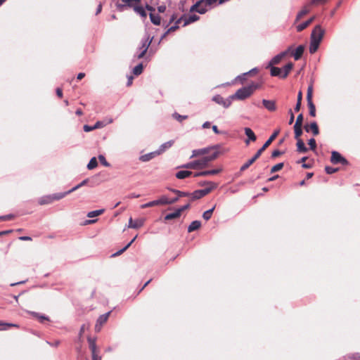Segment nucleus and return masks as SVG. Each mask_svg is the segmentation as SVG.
<instances>
[{"instance_id": "nucleus-1", "label": "nucleus", "mask_w": 360, "mask_h": 360, "mask_svg": "<svg viewBox=\"0 0 360 360\" xmlns=\"http://www.w3.org/2000/svg\"><path fill=\"white\" fill-rule=\"evenodd\" d=\"M325 30L321 25H316L311 32L310 37L309 52L314 53L319 49V44L323 39Z\"/></svg>"}, {"instance_id": "nucleus-2", "label": "nucleus", "mask_w": 360, "mask_h": 360, "mask_svg": "<svg viewBox=\"0 0 360 360\" xmlns=\"http://www.w3.org/2000/svg\"><path fill=\"white\" fill-rule=\"evenodd\" d=\"M219 153L217 151L214 152L211 155L205 156L200 160H195L191 162H188L185 165H183L181 167L185 169H203L206 167L208 163L214 160H215L218 157Z\"/></svg>"}, {"instance_id": "nucleus-3", "label": "nucleus", "mask_w": 360, "mask_h": 360, "mask_svg": "<svg viewBox=\"0 0 360 360\" xmlns=\"http://www.w3.org/2000/svg\"><path fill=\"white\" fill-rule=\"evenodd\" d=\"M259 88V84L257 83L252 82L250 85L243 86L232 95L230 98L233 100L243 101L249 98L254 92L255 90Z\"/></svg>"}, {"instance_id": "nucleus-4", "label": "nucleus", "mask_w": 360, "mask_h": 360, "mask_svg": "<svg viewBox=\"0 0 360 360\" xmlns=\"http://www.w3.org/2000/svg\"><path fill=\"white\" fill-rule=\"evenodd\" d=\"M279 134V130L275 131L269 139L265 142L263 146L259 148L255 155L250 159L247 162H245L241 167L240 171H244L247 169L252 164H253L257 158L262 155V152L271 144V143L276 139V137Z\"/></svg>"}, {"instance_id": "nucleus-5", "label": "nucleus", "mask_w": 360, "mask_h": 360, "mask_svg": "<svg viewBox=\"0 0 360 360\" xmlns=\"http://www.w3.org/2000/svg\"><path fill=\"white\" fill-rule=\"evenodd\" d=\"M209 184H210V186L206 187L205 188H203V189H200V190L195 191L191 194L192 199L193 200L200 199L202 197L207 195L212 190H214V188H216L217 187V184H215V183H209Z\"/></svg>"}, {"instance_id": "nucleus-6", "label": "nucleus", "mask_w": 360, "mask_h": 360, "mask_svg": "<svg viewBox=\"0 0 360 360\" xmlns=\"http://www.w3.org/2000/svg\"><path fill=\"white\" fill-rule=\"evenodd\" d=\"M330 162L333 164L340 163L342 165H347L348 163L347 160L337 151H333L331 153Z\"/></svg>"}, {"instance_id": "nucleus-7", "label": "nucleus", "mask_w": 360, "mask_h": 360, "mask_svg": "<svg viewBox=\"0 0 360 360\" xmlns=\"http://www.w3.org/2000/svg\"><path fill=\"white\" fill-rule=\"evenodd\" d=\"M153 39V37L151 38H150V37L148 36L146 39L142 41V44H141V46L140 47L141 52L137 56L138 58H141L143 57V56L146 53L150 44H151Z\"/></svg>"}, {"instance_id": "nucleus-8", "label": "nucleus", "mask_w": 360, "mask_h": 360, "mask_svg": "<svg viewBox=\"0 0 360 360\" xmlns=\"http://www.w3.org/2000/svg\"><path fill=\"white\" fill-rule=\"evenodd\" d=\"M110 313H111V311H108L105 314L101 315L98 318V319L96 321V323L95 325V331L96 332H99L101 330L103 325L108 321Z\"/></svg>"}, {"instance_id": "nucleus-9", "label": "nucleus", "mask_w": 360, "mask_h": 360, "mask_svg": "<svg viewBox=\"0 0 360 360\" xmlns=\"http://www.w3.org/2000/svg\"><path fill=\"white\" fill-rule=\"evenodd\" d=\"M145 223L144 219H137L136 220H133L131 217L129 219V224L127 225L128 228L131 229H139L143 226Z\"/></svg>"}, {"instance_id": "nucleus-10", "label": "nucleus", "mask_w": 360, "mask_h": 360, "mask_svg": "<svg viewBox=\"0 0 360 360\" xmlns=\"http://www.w3.org/2000/svg\"><path fill=\"white\" fill-rule=\"evenodd\" d=\"M195 4H193L191 8L190 12H194L196 11L200 14H204L208 10H210L211 8L207 5V4H202L199 6H197L196 7H194Z\"/></svg>"}, {"instance_id": "nucleus-11", "label": "nucleus", "mask_w": 360, "mask_h": 360, "mask_svg": "<svg viewBox=\"0 0 360 360\" xmlns=\"http://www.w3.org/2000/svg\"><path fill=\"white\" fill-rule=\"evenodd\" d=\"M212 101L217 104L223 105L226 108H229L231 103L230 100H224L220 95L214 96L212 97Z\"/></svg>"}, {"instance_id": "nucleus-12", "label": "nucleus", "mask_w": 360, "mask_h": 360, "mask_svg": "<svg viewBox=\"0 0 360 360\" xmlns=\"http://www.w3.org/2000/svg\"><path fill=\"white\" fill-rule=\"evenodd\" d=\"M158 155H159L158 153L155 150V151L150 152V153L144 154L143 155H141L139 157V160H141V162H148Z\"/></svg>"}, {"instance_id": "nucleus-13", "label": "nucleus", "mask_w": 360, "mask_h": 360, "mask_svg": "<svg viewBox=\"0 0 360 360\" xmlns=\"http://www.w3.org/2000/svg\"><path fill=\"white\" fill-rule=\"evenodd\" d=\"M304 51V46L303 45H300L297 47L295 51L292 50V54L295 60H298L302 56Z\"/></svg>"}, {"instance_id": "nucleus-14", "label": "nucleus", "mask_w": 360, "mask_h": 360, "mask_svg": "<svg viewBox=\"0 0 360 360\" xmlns=\"http://www.w3.org/2000/svg\"><path fill=\"white\" fill-rule=\"evenodd\" d=\"M264 106L269 111H275L276 109V102L271 100H262Z\"/></svg>"}, {"instance_id": "nucleus-15", "label": "nucleus", "mask_w": 360, "mask_h": 360, "mask_svg": "<svg viewBox=\"0 0 360 360\" xmlns=\"http://www.w3.org/2000/svg\"><path fill=\"white\" fill-rule=\"evenodd\" d=\"M174 144V141L170 140L169 141H167L162 144H161L159 147V148L156 150L158 153V155L162 154L164 153L166 150L169 149Z\"/></svg>"}, {"instance_id": "nucleus-16", "label": "nucleus", "mask_w": 360, "mask_h": 360, "mask_svg": "<svg viewBox=\"0 0 360 360\" xmlns=\"http://www.w3.org/2000/svg\"><path fill=\"white\" fill-rule=\"evenodd\" d=\"M304 129L307 132H309V130H311L313 134L316 136L319 133V127L316 122H313L310 124V125H307L304 127Z\"/></svg>"}, {"instance_id": "nucleus-17", "label": "nucleus", "mask_w": 360, "mask_h": 360, "mask_svg": "<svg viewBox=\"0 0 360 360\" xmlns=\"http://www.w3.org/2000/svg\"><path fill=\"white\" fill-rule=\"evenodd\" d=\"M53 202V201L51 195H44L38 199V203L41 205H49Z\"/></svg>"}, {"instance_id": "nucleus-18", "label": "nucleus", "mask_w": 360, "mask_h": 360, "mask_svg": "<svg viewBox=\"0 0 360 360\" xmlns=\"http://www.w3.org/2000/svg\"><path fill=\"white\" fill-rule=\"evenodd\" d=\"M199 16L195 15V14H193V15H191L189 16H186L185 15V18H184V25L183 26L185 27L192 22H194L197 20H199Z\"/></svg>"}, {"instance_id": "nucleus-19", "label": "nucleus", "mask_w": 360, "mask_h": 360, "mask_svg": "<svg viewBox=\"0 0 360 360\" xmlns=\"http://www.w3.org/2000/svg\"><path fill=\"white\" fill-rule=\"evenodd\" d=\"M210 150L209 148H204L200 149H195L192 151L191 158L207 154Z\"/></svg>"}, {"instance_id": "nucleus-20", "label": "nucleus", "mask_w": 360, "mask_h": 360, "mask_svg": "<svg viewBox=\"0 0 360 360\" xmlns=\"http://www.w3.org/2000/svg\"><path fill=\"white\" fill-rule=\"evenodd\" d=\"M314 19H315V17H311L308 20L298 25L296 27L297 31L301 32V31L304 30L306 27H307L314 20Z\"/></svg>"}, {"instance_id": "nucleus-21", "label": "nucleus", "mask_w": 360, "mask_h": 360, "mask_svg": "<svg viewBox=\"0 0 360 360\" xmlns=\"http://www.w3.org/2000/svg\"><path fill=\"white\" fill-rule=\"evenodd\" d=\"M297 150L299 153H307L308 148L305 146L304 141L302 139H297Z\"/></svg>"}, {"instance_id": "nucleus-22", "label": "nucleus", "mask_w": 360, "mask_h": 360, "mask_svg": "<svg viewBox=\"0 0 360 360\" xmlns=\"http://www.w3.org/2000/svg\"><path fill=\"white\" fill-rule=\"evenodd\" d=\"M271 68V75L274 77H279L282 78L283 69L274 66H269Z\"/></svg>"}, {"instance_id": "nucleus-23", "label": "nucleus", "mask_w": 360, "mask_h": 360, "mask_svg": "<svg viewBox=\"0 0 360 360\" xmlns=\"http://www.w3.org/2000/svg\"><path fill=\"white\" fill-rule=\"evenodd\" d=\"M201 226V222L198 220L192 221L188 227V232L191 233L198 229Z\"/></svg>"}, {"instance_id": "nucleus-24", "label": "nucleus", "mask_w": 360, "mask_h": 360, "mask_svg": "<svg viewBox=\"0 0 360 360\" xmlns=\"http://www.w3.org/2000/svg\"><path fill=\"white\" fill-rule=\"evenodd\" d=\"M244 131L245 135L247 136L248 139L249 140H251L252 141H255L257 139V136L255 134L254 131L249 127L244 128Z\"/></svg>"}, {"instance_id": "nucleus-25", "label": "nucleus", "mask_w": 360, "mask_h": 360, "mask_svg": "<svg viewBox=\"0 0 360 360\" xmlns=\"http://www.w3.org/2000/svg\"><path fill=\"white\" fill-rule=\"evenodd\" d=\"M293 68V63H288V64H286L282 69H283V75H282V78H285L289 72H290V70L292 69Z\"/></svg>"}, {"instance_id": "nucleus-26", "label": "nucleus", "mask_w": 360, "mask_h": 360, "mask_svg": "<svg viewBox=\"0 0 360 360\" xmlns=\"http://www.w3.org/2000/svg\"><path fill=\"white\" fill-rule=\"evenodd\" d=\"M192 172L188 170H181L176 174V177L179 179H183L191 176Z\"/></svg>"}, {"instance_id": "nucleus-27", "label": "nucleus", "mask_w": 360, "mask_h": 360, "mask_svg": "<svg viewBox=\"0 0 360 360\" xmlns=\"http://www.w3.org/2000/svg\"><path fill=\"white\" fill-rule=\"evenodd\" d=\"M282 59H283V58L281 57V56L280 54L275 56L269 61L266 68H269V66H274V65L278 64Z\"/></svg>"}, {"instance_id": "nucleus-28", "label": "nucleus", "mask_w": 360, "mask_h": 360, "mask_svg": "<svg viewBox=\"0 0 360 360\" xmlns=\"http://www.w3.org/2000/svg\"><path fill=\"white\" fill-rule=\"evenodd\" d=\"M30 314H32L34 317L37 318L41 323H43L44 321H48L49 318L45 315L40 314L37 312L34 311H28Z\"/></svg>"}, {"instance_id": "nucleus-29", "label": "nucleus", "mask_w": 360, "mask_h": 360, "mask_svg": "<svg viewBox=\"0 0 360 360\" xmlns=\"http://www.w3.org/2000/svg\"><path fill=\"white\" fill-rule=\"evenodd\" d=\"M158 205H170L169 199L166 195H162L158 200H155Z\"/></svg>"}, {"instance_id": "nucleus-30", "label": "nucleus", "mask_w": 360, "mask_h": 360, "mask_svg": "<svg viewBox=\"0 0 360 360\" xmlns=\"http://www.w3.org/2000/svg\"><path fill=\"white\" fill-rule=\"evenodd\" d=\"M309 12V8L307 6H304L297 15L295 22L300 20L304 15Z\"/></svg>"}, {"instance_id": "nucleus-31", "label": "nucleus", "mask_w": 360, "mask_h": 360, "mask_svg": "<svg viewBox=\"0 0 360 360\" xmlns=\"http://www.w3.org/2000/svg\"><path fill=\"white\" fill-rule=\"evenodd\" d=\"M180 216H181V213L179 212V211L178 210H176L174 212L167 214L165 217V220H171L173 219L178 218Z\"/></svg>"}, {"instance_id": "nucleus-32", "label": "nucleus", "mask_w": 360, "mask_h": 360, "mask_svg": "<svg viewBox=\"0 0 360 360\" xmlns=\"http://www.w3.org/2000/svg\"><path fill=\"white\" fill-rule=\"evenodd\" d=\"M104 211H105L104 209H101V210L91 211V212L87 213L86 216L89 218H94V217H96L97 216H99V215L102 214L104 212Z\"/></svg>"}, {"instance_id": "nucleus-33", "label": "nucleus", "mask_w": 360, "mask_h": 360, "mask_svg": "<svg viewBox=\"0 0 360 360\" xmlns=\"http://www.w3.org/2000/svg\"><path fill=\"white\" fill-rule=\"evenodd\" d=\"M68 194H70V193H68V191L63 192V193H57L51 194L53 201L60 200L63 199V198H65Z\"/></svg>"}, {"instance_id": "nucleus-34", "label": "nucleus", "mask_w": 360, "mask_h": 360, "mask_svg": "<svg viewBox=\"0 0 360 360\" xmlns=\"http://www.w3.org/2000/svg\"><path fill=\"white\" fill-rule=\"evenodd\" d=\"M134 11L143 18H146L147 16L146 12L142 6H134Z\"/></svg>"}, {"instance_id": "nucleus-35", "label": "nucleus", "mask_w": 360, "mask_h": 360, "mask_svg": "<svg viewBox=\"0 0 360 360\" xmlns=\"http://www.w3.org/2000/svg\"><path fill=\"white\" fill-rule=\"evenodd\" d=\"M89 181V179H84L82 182H80L79 184L76 185L75 186L72 187L70 190L68 191V193H72L75 191H77V189H79V188L85 186L87 184Z\"/></svg>"}, {"instance_id": "nucleus-36", "label": "nucleus", "mask_w": 360, "mask_h": 360, "mask_svg": "<svg viewBox=\"0 0 360 360\" xmlns=\"http://www.w3.org/2000/svg\"><path fill=\"white\" fill-rule=\"evenodd\" d=\"M150 18L151 22L154 25H159L160 24L161 18H160V17L158 15H155V14L150 13Z\"/></svg>"}, {"instance_id": "nucleus-37", "label": "nucleus", "mask_w": 360, "mask_h": 360, "mask_svg": "<svg viewBox=\"0 0 360 360\" xmlns=\"http://www.w3.org/2000/svg\"><path fill=\"white\" fill-rule=\"evenodd\" d=\"M218 0H200V1H198V2H196L195 4V6L194 7H196L197 6H199L200 4H207V5H208L210 8H212V6L215 4Z\"/></svg>"}, {"instance_id": "nucleus-38", "label": "nucleus", "mask_w": 360, "mask_h": 360, "mask_svg": "<svg viewBox=\"0 0 360 360\" xmlns=\"http://www.w3.org/2000/svg\"><path fill=\"white\" fill-rule=\"evenodd\" d=\"M122 1L124 3V5L117 4V8L120 11H122V8L126 6L131 7V6H132L134 2L137 3L136 0H122Z\"/></svg>"}, {"instance_id": "nucleus-39", "label": "nucleus", "mask_w": 360, "mask_h": 360, "mask_svg": "<svg viewBox=\"0 0 360 360\" xmlns=\"http://www.w3.org/2000/svg\"><path fill=\"white\" fill-rule=\"evenodd\" d=\"M215 205H214L211 209L205 211L203 214H202V217L204 219H205L206 221L209 220L211 217H212V214L213 213V211L215 209Z\"/></svg>"}, {"instance_id": "nucleus-40", "label": "nucleus", "mask_w": 360, "mask_h": 360, "mask_svg": "<svg viewBox=\"0 0 360 360\" xmlns=\"http://www.w3.org/2000/svg\"><path fill=\"white\" fill-rule=\"evenodd\" d=\"M307 105L309 108V115L311 117H315L316 116V107H315L314 103L309 102V103H307Z\"/></svg>"}, {"instance_id": "nucleus-41", "label": "nucleus", "mask_w": 360, "mask_h": 360, "mask_svg": "<svg viewBox=\"0 0 360 360\" xmlns=\"http://www.w3.org/2000/svg\"><path fill=\"white\" fill-rule=\"evenodd\" d=\"M294 131H295V139H301L300 136L302 134V127L299 126H294Z\"/></svg>"}, {"instance_id": "nucleus-42", "label": "nucleus", "mask_w": 360, "mask_h": 360, "mask_svg": "<svg viewBox=\"0 0 360 360\" xmlns=\"http://www.w3.org/2000/svg\"><path fill=\"white\" fill-rule=\"evenodd\" d=\"M88 342H89V348H90V349L91 351V353L96 352V345L95 340L91 339V338H88Z\"/></svg>"}, {"instance_id": "nucleus-43", "label": "nucleus", "mask_w": 360, "mask_h": 360, "mask_svg": "<svg viewBox=\"0 0 360 360\" xmlns=\"http://www.w3.org/2000/svg\"><path fill=\"white\" fill-rule=\"evenodd\" d=\"M143 69V66L141 63H139L136 66H135L133 69V73L135 75H139L142 73Z\"/></svg>"}, {"instance_id": "nucleus-44", "label": "nucleus", "mask_w": 360, "mask_h": 360, "mask_svg": "<svg viewBox=\"0 0 360 360\" xmlns=\"http://www.w3.org/2000/svg\"><path fill=\"white\" fill-rule=\"evenodd\" d=\"M97 165H98V163H97L96 158L95 157H94L90 160L89 162L88 163L87 168L89 169H93L95 167H96Z\"/></svg>"}, {"instance_id": "nucleus-45", "label": "nucleus", "mask_w": 360, "mask_h": 360, "mask_svg": "<svg viewBox=\"0 0 360 360\" xmlns=\"http://www.w3.org/2000/svg\"><path fill=\"white\" fill-rule=\"evenodd\" d=\"M221 171V169H212V170H207V171H203V174H204L205 176L215 175V174H219Z\"/></svg>"}, {"instance_id": "nucleus-46", "label": "nucleus", "mask_w": 360, "mask_h": 360, "mask_svg": "<svg viewBox=\"0 0 360 360\" xmlns=\"http://www.w3.org/2000/svg\"><path fill=\"white\" fill-rule=\"evenodd\" d=\"M312 91H313L312 86H309L307 89V103L312 102Z\"/></svg>"}, {"instance_id": "nucleus-47", "label": "nucleus", "mask_w": 360, "mask_h": 360, "mask_svg": "<svg viewBox=\"0 0 360 360\" xmlns=\"http://www.w3.org/2000/svg\"><path fill=\"white\" fill-rule=\"evenodd\" d=\"M172 192L177 194V197L178 198H181V197H185V196H188L190 195L191 194L188 193H185V192H182V191H180L179 190H176V189H171L170 190Z\"/></svg>"}, {"instance_id": "nucleus-48", "label": "nucleus", "mask_w": 360, "mask_h": 360, "mask_svg": "<svg viewBox=\"0 0 360 360\" xmlns=\"http://www.w3.org/2000/svg\"><path fill=\"white\" fill-rule=\"evenodd\" d=\"M283 167V162L278 163L271 167V172L274 173V172H278V171L281 170Z\"/></svg>"}, {"instance_id": "nucleus-49", "label": "nucleus", "mask_w": 360, "mask_h": 360, "mask_svg": "<svg viewBox=\"0 0 360 360\" xmlns=\"http://www.w3.org/2000/svg\"><path fill=\"white\" fill-rule=\"evenodd\" d=\"M173 117L178 120L179 122H182L184 120H186L188 118L187 115H181L176 112L173 114Z\"/></svg>"}, {"instance_id": "nucleus-50", "label": "nucleus", "mask_w": 360, "mask_h": 360, "mask_svg": "<svg viewBox=\"0 0 360 360\" xmlns=\"http://www.w3.org/2000/svg\"><path fill=\"white\" fill-rule=\"evenodd\" d=\"M157 206V202L155 200H153L150 202H148L146 204H143L141 205V208L144 209L150 207Z\"/></svg>"}, {"instance_id": "nucleus-51", "label": "nucleus", "mask_w": 360, "mask_h": 360, "mask_svg": "<svg viewBox=\"0 0 360 360\" xmlns=\"http://www.w3.org/2000/svg\"><path fill=\"white\" fill-rule=\"evenodd\" d=\"M100 162L105 167H110V164L107 162L105 158L103 155H98Z\"/></svg>"}, {"instance_id": "nucleus-52", "label": "nucleus", "mask_w": 360, "mask_h": 360, "mask_svg": "<svg viewBox=\"0 0 360 360\" xmlns=\"http://www.w3.org/2000/svg\"><path fill=\"white\" fill-rule=\"evenodd\" d=\"M308 144L311 150H314L316 149V141L314 138H311L309 140Z\"/></svg>"}, {"instance_id": "nucleus-53", "label": "nucleus", "mask_w": 360, "mask_h": 360, "mask_svg": "<svg viewBox=\"0 0 360 360\" xmlns=\"http://www.w3.org/2000/svg\"><path fill=\"white\" fill-rule=\"evenodd\" d=\"M302 121H303V115L302 114H300L297 117V120H296V122H295V124L294 126H299V127H302Z\"/></svg>"}, {"instance_id": "nucleus-54", "label": "nucleus", "mask_w": 360, "mask_h": 360, "mask_svg": "<svg viewBox=\"0 0 360 360\" xmlns=\"http://www.w3.org/2000/svg\"><path fill=\"white\" fill-rule=\"evenodd\" d=\"M106 125V123L103 121H97L94 125V129L103 128Z\"/></svg>"}, {"instance_id": "nucleus-55", "label": "nucleus", "mask_w": 360, "mask_h": 360, "mask_svg": "<svg viewBox=\"0 0 360 360\" xmlns=\"http://www.w3.org/2000/svg\"><path fill=\"white\" fill-rule=\"evenodd\" d=\"M325 170L327 174H332L338 171V169L327 166V167H326Z\"/></svg>"}, {"instance_id": "nucleus-56", "label": "nucleus", "mask_w": 360, "mask_h": 360, "mask_svg": "<svg viewBox=\"0 0 360 360\" xmlns=\"http://www.w3.org/2000/svg\"><path fill=\"white\" fill-rule=\"evenodd\" d=\"M14 218V215L12 214L0 216V220L1 221H6V220H11Z\"/></svg>"}, {"instance_id": "nucleus-57", "label": "nucleus", "mask_w": 360, "mask_h": 360, "mask_svg": "<svg viewBox=\"0 0 360 360\" xmlns=\"http://www.w3.org/2000/svg\"><path fill=\"white\" fill-rule=\"evenodd\" d=\"M0 326H8V327H16L18 328L19 326L15 323H4L3 321H0Z\"/></svg>"}, {"instance_id": "nucleus-58", "label": "nucleus", "mask_w": 360, "mask_h": 360, "mask_svg": "<svg viewBox=\"0 0 360 360\" xmlns=\"http://www.w3.org/2000/svg\"><path fill=\"white\" fill-rule=\"evenodd\" d=\"M292 52V46H289L287 50L280 53L279 54L281 56V57L283 58L285 56H286L289 53Z\"/></svg>"}, {"instance_id": "nucleus-59", "label": "nucleus", "mask_w": 360, "mask_h": 360, "mask_svg": "<svg viewBox=\"0 0 360 360\" xmlns=\"http://www.w3.org/2000/svg\"><path fill=\"white\" fill-rule=\"evenodd\" d=\"M248 75V72H245L242 75H238L236 79L240 80L241 83H243L246 79V76Z\"/></svg>"}, {"instance_id": "nucleus-60", "label": "nucleus", "mask_w": 360, "mask_h": 360, "mask_svg": "<svg viewBox=\"0 0 360 360\" xmlns=\"http://www.w3.org/2000/svg\"><path fill=\"white\" fill-rule=\"evenodd\" d=\"M127 250V246H124L122 249L120 250L119 251L116 252L115 253H114L112 256V257H116V256H118L120 255H121L122 253H123L124 251H126Z\"/></svg>"}, {"instance_id": "nucleus-61", "label": "nucleus", "mask_w": 360, "mask_h": 360, "mask_svg": "<svg viewBox=\"0 0 360 360\" xmlns=\"http://www.w3.org/2000/svg\"><path fill=\"white\" fill-rule=\"evenodd\" d=\"M94 125L93 126H89V125H84V131H86V132H89V131H91L92 130H94Z\"/></svg>"}, {"instance_id": "nucleus-62", "label": "nucleus", "mask_w": 360, "mask_h": 360, "mask_svg": "<svg viewBox=\"0 0 360 360\" xmlns=\"http://www.w3.org/2000/svg\"><path fill=\"white\" fill-rule=\"evenodd\" d=\"M281 154V152L278 150H275L272 152L271 157L272 158H276L279 156Z\"/></svg>"}, {"instance_id": "nucleus-63", "label": "nucleus", "mask_w": 360, "mask_h": 360, "mask_svg": "<svg viewBox=\"0 0 360 360\" xmlns=\"http://www.w3.org/2000/svg\"><path fill=\"white\" fill-rule=\"evenodd\" d=\"M92 360H101V357L97 354L96 352L91 353Z\"/></svg>"}, {"instance_id": "nucleus-64", "label": "nucleus", "mask_w": 360, "mask_h": 360, "mask_svg": "<svg viewBox=\"0 0 360 360\" xmlns=\"http://www.w3.org/2000/svg\"><path fill=\"white\" fill-rule=\"evenodd\" d=\"M158 11L159 13H164L166 11V6L164 5H161L158 7Z\"/></svg>"}]
</instances>
